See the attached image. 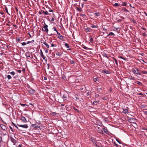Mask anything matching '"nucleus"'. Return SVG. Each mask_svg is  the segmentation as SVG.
<instances>
[{
  "label": "nucleus",
  "mask_w": 147,
  "mask_h": 147,
  "mask_svg": "<svg viewBox=\"0 0 147 147\" xmlns=\"http://www.w3.org/2000/svg\"><path fill=\"white\" fill-rule=\"evenodd\" d=\"M18 72L19 73H20L21 72V70H17Z\"/></svg>",
  "instance_id": "c03bdc74"
},
{
  "label": "nucleus",
  "mask_w": 147,
  "mask_h": 147,
  "mask_svg": "<svg viewBox=\"0 0 147 147\" xmlns=\"http://www.w3.org/2000/svg\"><path fill=\"white\" fill-rule=\"evenodd\" d=\"M144 13L145 14V15L147 16V14L146 12H144Z\"/></svg>",
  "instance_id": "0e129e2a"
},
{
  "label": "nucleus",
  "mask_w": 147,
  "mask_h": 147,
  "mask_svg": "<svg viewBox=\"0 0 147 147\" xmlns=\"http://www.w3.org/2000/svg\"><path fill=\"white\" fill-rule=\"evenodd\" d=\"M93 38H91L90 39V42H92L93 41Z\"/></svg>",
  "instance_id": "a19ab883"
},
{
  "label": "nucleus",
  "mask_w": 147,
  "mask_h": 147,
  "mask_svg": "<svg viewBox=\"0 0 147 147\" xmlns=\"http://www.w3.org/2000/svg\"><path fill=\"white\" fill-rule=\"evenodd\" d=\"M129 121L131 123H134L135 121V119L133 118H130L128 119Z\"/></svg>",
  "instance_id": "7ed1b4c3"
},
{
  "label": "nucleus",
  "mask_w": 147,
  "mask_h": 147,
  "mask_svg": "<svg viewBox=\"0 0 147 147\" xmlns=\"http://www.w3.org/2000/svg\"><path fill=\"white\" fill-rule=\"evenodd\" d=\"M54 18H52L51 19V21H54Z\"/></svg>",
  "instance_id": "8fccbe9b"
},
{
  "label": "nucleus",
  "mask_w": 147,
  "mask_h": 147,
  "mask_svg": "<svg viewBox=\"0 0 147 147\" xmlns=\"http://www.w3.org/2000/svg\"><path fill=\"white\" fill-rule=\"evenodd\" d=\"M10 73L11 75L13 76L15 75V72L13 71L11 72Z\"/></svg>",
  "instance_id": "393cba45"
},
{
  "label": "nucleus",
  "mask_w": 147,
  "mask_h": 147,
  "mask_svg": "<svg viewBox=\"0 0 147 147\" xmlns=\"http://www.w3.org/2000/svg\"><path fill=\"white\" fill-rule=\"evenodd\" d=\"M102 130L106 134H109V131L106 128H102Z\"/></svg>",
  "instance_id": "f8f14e48"
},
{
  "label": "nucleus",
  "mask_w": 147,
  "mask_h": 147,
  "mask_svg": "<svg viewBox=\"0 0 147 147\" xmlns=\"http://www.w3.org/2000/svg\"><path fill=\"white\" fill-rule=\"evenodd\" d=\"M18 125L20 127H22L24 128H27L28 127V126L27 124H24V125H20L18 124Z\"/></svg>",
  "instance_id": "20e7f679"
},
{
  "label": "nucleus",
  "mask_w": 147,
  "mask_h": 147,
  "mask_svg": "<svg viewBox=\"0 0 147 147\" xmlns=\"http://www.w3.org/2000/svg\"><path fill=\"white\" fill-rule=\"evenodd\" d=\"M30 43V41H28L26 42L27 44H28Z\"/></svg>",
  "instance_id": "13d9d810"
},
{
  "label": "nucleus",
  "mask_w": 147,
  "mask_h": 147,
  "mask_svg": "<svg viewBox=\"0 0 147 147\" xmlns=\"http://www.w3.org/2000/svg\"><path fill=\"white\" fill-rule=\"evenodd\" d=\"M116 140L120 144H121L120 142H119V141H118V140Z\"/></svg>",
  "instance_id": "680f3d73"
},
{
  "label": "nucleus",
  "mask_w": 147,
  "mask_h": 147,
  "mask_svg": "<svg viewBox=\"0 0 147 147\" xmlns=\"http://www.w3.org/2000/svg\"><path fill=\"white\" fill-rule=\"evenodd\" d=\"M7 77L8 79H10L11 78V77L10 75H7Z\"/></svg>",
  "instance_id": "5701e85b"
},
{
  "label": "nucleus",
  "mask_w": 147,
  "mask_h": 147,
  "mask_svg": "<svg viewBox=\"0 0 147 147\" xmlns=\"http://www.w3.org/2000/svg\"><path fill=\"white\" fill-rule=\"evenodd\" d=\"M21 120L22 122L24 123H26L27 122L26 118L22 116V117L21 118Z\"/></svg>",
  "instance_id": "423d86ee"
},
{
  "label": "nucleus",
  "mask_w": 147,
  "mask_h": 147,
  "mask_svg": "<svg viewBox=\"0 0 147 147\" xmlns=\"http://www.w3.org/2000/svg\"><path fill=\"white\" fill-rule=\"evenodd\" d=\"M53 29L55 31H56V32H57V30L56 29V28L55 27H53Z\"/></svg>",
  "instance_id": "4c0bfd02"
},
{
  "label": "nucleus",
  "mask_w": 147,
  "mask_h": 147,
  "mask_svg": "<svg viewBox=\"0 0 147 147\" xmlns=\"http://www.w3.org/2000/svg\"><path fill=\"white\" fill-rule=\"evenodd\" d=\"M48 25L45 24L42 28V30L43 31H46L47 33L48 32Z\"/></svg>",
  "instance_id": "f03ea898"
},
{
  "label": "nucleus",
  "mask_w": 147,
  "mask_h": 147,
  "mask_svg": "<svg viewBox=\"0 0 147 147\" xmlns=\"http://www.w3.org/2000/svg\"><path fill=\"white\" fill-rule=\"evenodd\" d=\"M126 4L125 3L123 2V3L122 4V6H126Z\"/></svg>",
  "instance_id": "e433bc0d"
},
{
  "label": "nucleus",
  "mask_w": 147,
  "mask_h": 147,
  "mask_svg": "<svg viewBox=\"0 0 147 147\" xmlns=\"http://www.w3.org/2000/svg\"><path fill=\"white\" fill-rule=\"evenodd\" d=\"M142 29H143L144 30H146V29H145L144 28H142Z\"/></svg>",
  "instance_id": "052dcab7"
},
{
  "label": "nucleus",
  "mask_w": 147,
  "mask_h": 147,
  "mask_svg": "<svg viewBox=\"0 0 147 147\" xmlns=\"http://www.w3.org/2000/svg\"><path fill=\"white\" fill-rule=\"evenodd\" d=\"M80 16L84 18L86 16V15L84 14H81Z\"/></svg>",
  "instance_id": "c756f323"
},
{
  "label": "nucleus",
  "mask_w": 147,
  "mask_h": 147,
  "mask_svg": "<svg viewBox=\"0 0 147 147\" xmlns=\"http://www.w3.org/2000/svg\"><path fill=\"white\" fill-rule=\"evenodd\" d=\"M26 55L27 57H30V55L29 53H27Z\"/></svg>",
  "instance_id": "4be33fe9"
},
{
  "label": "nucleus",
  "mask_w": 147,
  "mask_h": 147,
  "mask_svg": "<svg viewBox=\"0 0 147 147\" xmlns=\"http://www.w3.org/2000/svg\"><path fill=\"white\" fill-rule=\"evenodd\" d=\"M132 73L135 75H141L138 69L136 68H132L131 70Z\"/></svg>",
  "instance_id": "f257e3e1"
},
{
  "label": "nucleus",
  "mask_w": 147,
  "mask_h": 147,
  "mask_svg": "<svg viewBox=\"0 0 147 147\" xmlns=\"http://www.w3.org/2000/svg\"><path fill=\"white\" fill-rule=\"evenodd\" d=\"M94 14L96 16H100V13L98 12L95 13H94Z\"/></svg>",
  "instance_id": "6ab92c4d"
},
{
  "label": "nucleus",
  "mask_w": 147,
  "mask_h": 147,
  "mask_svg": "<svg viewBox=\"0 0 147 147\" xmlns=\"http://www.w3.org/2000/svg\"><path fill=\"white\" fill-rule=\"evenodd\" d=\"M129 79L130 80H134L135 79V78H134V77H133L132 76H131L130 77Z\"/></svg>",
  "instance_id": "bb28decb"
},
{
  "label": "nucleus",
  "mask_w": 147,
  "mask_h": 147,
  "mask_svg": "<svg viewBox=\"0 0 147 147\" xmlns=\"http://www.w3.org/2000/svg\"><path fill=\"white\" fill-rule=\"evenodd\" d=\"M20 105H21V106H24L26 105L25 104H21V103H20Z\"/></svg>",
  "instance_id": "49530a36"
},
{
  "label": "nucleus",
  "mask_w": 147,
  "mask_h": 147,
  "mask_svg": "<svg viewBox=\"0 0 147 147\" xmlns=\"http://www.w3.org/2000/svg\"><path fill=\"white\" fill-rule=\"evenodd\" d=\"M119 58H121V59H123L124 60H125V59L124 57H119Z\"/></svg>",
  "instance_id": "37998d69"
},
{
  "label": "nucleus",
  "mask_w": 147,
  "mask_h": 147,
  "mask_svg": "<svg viewBox=\"0 0 147 147\" xmlns=\"http://www.w3.org/2000/svg\"><path fill=\"white\" fill-rule=\"evenodd\" d=\"M42 43L44 44L45 45V46H46L47 47V48H49V45L47 44V43L45 41H44Z\"/></svg>",
  "instance_id": "dca6fc26"
},
{
  "label": "nucleus",
  "mask_w": 147,
  "mask_h": 147,
  "mask_svg": "<svg viewBox=\"0 0 147 147\" xmlns=\"http://www.w3.org/2000/svg\"><path fill=\"white\" fill-rule=\"evenodd\" d=\"M18 147H22V146H21V145H19L18 146Z\"/></svg>",
  "instance_id": "e2e57ef3"
},
{
  "label": "nucleus",
  "mask_w": 147,
  "mask_h": 147,
  "mask_svg": "<svg viewBox=\"0 0 147 147\" xmlns=\"http://www.w3.org/2000/svg\"><path fill=\"white\" fill-rule=\"evenodd\" d=\"M2 141L1 134H0V142H1Z\"/></svg>",
  "instance_id": "cd10ccee"
},
{
  "label": "nucleus",
  "mask_w": 147,
  "mask_h": 147,
  "mask_svg": "<svg viewBox=\"0 0 147 147\" xmlns=\"http://www.w3.org/2000/svg\"><path fill=\"white\" fill-rule=\"evenodd\" d=\"M141 72L143 74H147V71H142Z\"/></svg>",
  "instance_id": "c85d7f7f"
},
{
  "label": "nucleus",
  "mask_w": 147,
  "mask_h": 147,
  "mask_svg": "<svg viewBox=\"0 0 147 147\" xmlns=\"http://www.w3.org/2000/svg\"><path fill=\"white\" fill-rule=\"evenodd\" d=\"M138 94L139 95H143V94L140 93H138Z\"/></svg>",
  "instance_id": "a18cd8bd"
},
{
  "label": "nucleus",
  "mask_w": 147,
  "mask_h": 147,
  "mask_svg": "<svg viewBox=\"0 0 147 147\" xmlns=\"http://www.w3.org/2000/svg\"><path fill=\"white\" fill-rule=\"evenodd\" d=\"M143 112L145 114L147 115V111H144Z\"/></svg>",
  "instance_id": "de8ad7c7"
},
{
  "label": "nucleus",
  "mask_w": 147,
  "mask_h": 147,
  "mask_svg": "<svg viewBox=\"0 0 147 147\" xmlns=\"http://www.w3.org/2000/svg\"><path fill=\"white\" fill-rule=\"evenodd\" d=\"M143 129L144 130H147V129L146 128H145V127H144V128H143Z\"/></svg>",
  "instance_id": "69168bd1"
},
{
  "label": "nucleus",
  "mask_w": 147,
  "mask_h": 147,
  "mask_svg": "<svg viewBox=\"0 0 147 147\" xmlns=\"http://www.w3.org/2000/svg\"><path fill=\"white\" fill-rule=\"evenodd\" d=\"M65 47H66L67 48H68L69 47L68 44L67 43H65Z\"/></svg>",
  "instance_id": "b1692460"
},
{
  "label": "nucleus",
  "mask_w": 147,
  "mask_h": 147,
  "mask_svg": "<svg viewBox=\"0 0 147 147\" xmlns=\"http://www.w3.org/2000/svg\"><path fill=\"white\" fill-rule=\"evenodd\" d=\"M99 102V100H97V101H94L93 102V103L94 105H97V103H98Z\"/></svg>",
  "instance_id": "aec40b11"
},
{
  "label": "nucleus",
  "mask_w": 147,
  "mask_h": 147,
  "mask_svg": "<svg viewBox=\"0 0 147 147\" xmlns=\"http://www.w3.org/2000/svg\"><path fill=\"white\" fill-rule=\"evenodd\" d=\"M98 80V78H95L94 79V82H96Z\"/></svg>",
  "instance_id": "c9c22d12"
},
{
  "label": "nucleus",
  "mask_w": 147,
  "mask_h": 147,
  "mask_svg": "<svg viewBox=\"0 0 147 147\" xmlns=\"http://www.w3.org/2000/svg\"><path fill=\"white\" fill-rule=\"evenodd\" d=\"M20 39L19 38H16V40L18 42H19L20 40Z\"/></svg>",
  "instance_id": "58836bf2"
},
{
  "label": "nucleus",
  "mask_w": 147,
  "mask_h": 147,
  "mask_svg": "<svg viewBox=\"0 0 147 147\" xmlns=\"http://www.w3.org/2000/svg\"><path fill=\"white\" fill-rule=\"evenodd\" d=\"M5 10L6 12L7 13H8V12L7 10V7H5Z\"/></svg>",
  "instance_id": "f704fd0d"
},
{
  "label": "nucleus",
  "mask_w": 147,
  "mask_h": 147,
  "mask_svg": "<svg viewBox=\"0 0 147 147\" xmlns=\"http://www.w3.org/2000/svg\"><path fill=\"white\" fill-rule=\"evenodd\" d=\"M84 30L86 32H91V29L89 28H84Z\"/></svg>",
  "instance_id": "9d476101"
},
{
  "label": "nucleus",
  "mask_w": 147,
  "mask_h": 147,
  "mask_svg": "<svg viewBox=\"0 0 147 147\" xmlns=\"http://www.w3.org/2000/svg\"><path fill=\"white\" fill-rule=\"evenodd\" d=\"M40 53L41 57L44 59L45 60L46 59V57L43 55V52L41 50H40Z\"/></svg>",
  "instance_id": "ddd939ff"
},
{
  "label": "nucleus",
  "mask_w": 147,
  "mask_h": 147,
  "mask_svg": "<svg viewBox=\"0 0 147 147\" xmlns=\"http://www.w3.org/2000/svg\"><path fill=\"white\" fill-rule=\"evenodd\" d=\"M34 42V40H32L31 41H30V43H33Z\"/></svg>",
  "instance_id": "6e6d98bb"
},
{
  "label": "nucleus",
  "mask_w": 147,
  "mask_h": 147,
  "mask_svg": "<svg viewBox=\"0 0 147 147\" xmlns=\"http://www.w3.org/2000/svg\"><path fill=\"white\" fill-rule=\"evenodd\" d=\"M91 28H97V26H95V25H92L91 26Z\"/></svg>",
  "instance_id": "ea45409f"
},
{
  "label": "nucleus",
  "mask_w": 147,
  "mask_h": 147,
  "mask_svg": "<svg viewBox=\"0 0 147 147\" xmlns=\"http://www.w3.org/2000/svg\"><path fill=\"white\" fill-rule=\"evenodd\" d=\"M21 44L22 46H25L26 45V43L25 42H22L21 43Z\"/></svg>",
  "instance_id": "72a5a7b5"
},
{
  "label": "nucleus",
  "mask_w": 147,
  "mask_h": 147,
  "mask_svg": "<svg viewBox=\"0 0 147 147\" xmlns=\"http://www.w3.org/2000/svg\"><path fill=\"white\" fill-rule=\"evenodd\" d=\"M28 92L31 94H33L34 93V91L31 88H30L28 90Z\"/></svg>",
  "instance_id": "0eeeda50"
},
{
  "label": "nucleus",
  "mask_w": 147,
  "mask_h": 147,
  "mask_svg": "<svg viewBox=\"0 0 147 147\" xmlns=\"http://www.w3.org/2000/svg\"><path fill=\"white\" fill-rule=\"evenodd\" d=\"M136 83L138 84V85H140V86H142L143 85L140 82H139V81H137Z\"/></svg>",
  "instance_id": "f3484780"
},
{
  "label": "nucleus",
  "mask_w": 147,
  "mask_h": 147,
  "mask_svg": "<svg viewBox=\"0 0 147 147\" xmlns=\"http://www.w3.org/2000/svg\"><path fill=\"white\" fill-rule=\"evenodd\" d=\"M52 115H55V113H52L51 114Z\"/></svg>",
  "instance_id": "3c124183"
},
{
  "label": "nucleus",
  "mask_w": 147,
  "mask_h": 147,
  "mask_svg": "<svg viewBox=\"0 0 147 147\" xmlns=\"http://www.w3.org/2000/svg\"><path fill=\"white\" fill-rule=\"evenodd\" d=\"M114 59L115 61V62L116 64L117 65L118 63H117V60L116 59Z\"/></svg>",
  "instance_id": "2f4dec72"
},
{
  "label": "nucleus",
  "mask_w": 147,
  "mask_h": 147,
  "mask_svg": "<svg viewBox=\"0 0 147 147\" xmlns=\"http://www.w3.org/2000/svg\"><path fill=\"white\" fill-rule=\"evenodd\" d=\"M70 63L71 64H73L74 63V61H71Z\"/></svg>",
  "instance_id": "5fc2aeb1"
},
{
  "label": "nucleus",
  "mask_w": 147,
  "mask_h": 147,
  "mask_svg": "<svg viewBox=\"0 0 147 147\" xmlns=\"http://www.w3.org/2000/svg\"><path fill=\"white\" fill-rule=\"evenodd\" d=\"M111 35H112V36H114L115 35V34L113 32H110L109 33L108 36H111Z\"/></svg>",
  "instance_id": "a211bd4d"
},
{
  "label": "nucleus",
  "mask_w": 147,
  "mask_h": 147,
  "mask_svg": "<svg viewBox=\"0 0 147 147\" xmlns=\"http://www.w3.org/2000/svg\"><path fill=\"white\" fill-rule=\"evenodd\" d=\"M15 9H16V11H18V9H17V7H15Z\"/></svg>",
  "instance_id": "603ef678"
},
{
  "label": "nucleus",
  "mask_w": 147,
  "mask_h": 147,
  "mask_svg": "<svg viewBox=\"0 0 147 147\" xmlns=\"http://www.w3.org/2000/svg\"><path fill=\"white\" fill-rule=\"evenodd\" d=\"M11 142L13 143V144L14 145H15V144L16 143V141L13 138H11Z\"/></svg>",
  "instance_id": "1a4fd4ad"
},
{
  "label": "nucleus",
  "mask_w": 147,
  "mask_h": 147,
  "mask_svg": "<svg viewBox=\"0 0 147 147\" xmlns=\"http://www.w3.org/2000/svg\"><path fill=\"white\" fill-rule=\"evenodd\" d=\"M99 96V95L98 94H96L95 95V97L97 98Z\"/></svg>",
  "instance_id": "09e8293b"
},
{
  "label": "nucleus",
  "mask_w": 147,
  "mask_h": 147,
  "mask_svg": "<svg viewBox=\"0 0 147 147\" xmlns=\"http://www.w3.org/2000/svg\"><path fill=\"white\" fill-rule=\"evenodd\" d=\"M114 144L116 146H118V145L116 144V143H114Z\"/></svg>",
  "instance_id": "338daca9"
},
{
  "label": "nucleus",
  "mask_w": 147,
  "mask_h": 147,
  "mask_svg": "<svg viewBox=\"0 0 147 147\" xmlns=\"http://www.w3.org/2000/svg\"><path fill=\"white\" fill-rule=\"evenodd\" d=\"M114 5L115 6V7H117V6H118V5H119V4L118 3H115V4Z\"/></svg>",
  "instance_id": "473e14b6"
},
{
  "label": "nucleus",
  "mask_w": 147,
  "mask_h": 147,
  "mask_svg": "<svg viewBox=\"0 0 147 147\" xmlns=\"http://www.w3.org/2000/svg\"><path fill=\"white\" fill-rule=\"evenodd\" d=\"M101 72L102 73H106V74H108L109 73V71L108 70L105 69L102 70Z\"/></svg>",
  "instance_id": "4468645a"
},
{
  "label": "nucleus",
  "mask_w": 147,
  "mask_h": 147,
  "mask_svg": "<svg viewBox=\"0 0 147 147\" xmlns=\"http://www.w3.org/2000/svg\"><path fill=\"white\" fill-rule=\"evenodd\" d=\"M45 52L46 53H47L48 52V50H46L45 51Z\"/></svg>",
  "instance_id": "4d7b16f0"
},
{
  "label": "nucleus",
  "mask_w": 147,
  "mask_h": 147,
  "mask_svg": "<svg viewBox=\"0 0 147 147\" xmlns=\"http://www.w3.org/2000/svg\"><path fill=\"white\" fill-rule=\"evenodd\" d=\"M49 12H53V11L51 9V10H49Z\"/></svg>",
  "instance_id": "bf43d9fd"
},
{
  "label": "nucleus",
  "mask_w": 147,
  "mask_h": 147,
  "mask_svg": "<svg viewBox=\"0 0 147 147\" xmlns=\"http://www.w3.org/2000/svg\"><path fill=\"white\" fill-rule=\"evenodd\" d=\"M98 131H99V132L100 133L102 134H103V131L101 129H100V130H98Z\"/></svg>",
  "instance_id": "7c9ffc66"
},
{
  "label": "nucleus",
  "mask_w": 147,
  "mask_h": 147,
  "mask_svg": "<svg viewBox=\"0 0 147 147\" xmlns=\"http://www.w3.org/2000/svg\"><path fill=\"white\" fill-rule=\"evenodd\" d=\"M123 113L125 114H127L129 113L128 110L127 109H123Z\"/></svg>",
  "instance_id": "39448f33"
},
{
  "label": "nucleus",
  "mask_w": 147,
  "mask_h": 147,
  "mask_svg": "<svg viewBox=\"0 0 147 147\" xmlns=\"http://www.w3.org/2000/svg\"><path fill=\"white\" fill-rule=\"evenodd\" d=\"M56 55L58 56H61V55L60 54L59 52H57L56 53Z\"/></svg>",
  "instance_id": "a878e982"
},
{
  "label": "nucleus",
  "mask_w": 147,
  "mask_h": 147,
  "mask_svg": "<svg viewBox=\"0 0 147 147\" xmlns=\"http://www.w3.org/2000/svg\"><path fill=\"white\" fill-rule=\"evenodd\" d=\"M15 126L17 129H18V127L16 125H15Z\"/></svg>",
  "instance_id": "774afa93"
},
{
  "label": "nucleus",
  "mask_w": 147,
  "mask_h": 147,
  "mask_svg": "<svg viewBox=\"0 0 147 147\" xmlns=\"http://www.w3.org/2000/svg\"><path fill=\"white\" fill-rule=\"evenodd\" d=\"M43 12L44 13V14H45L46 15H47L49 14V13L48 11H43Z\"/></svg>",
  "instance_id": "412c9836"
},
{
  "label": "nucleus",
  "mask_w": 147,
  "mask_h": 147,
  "mask_svg": "<svg viewBox=\"0 0 147 147\" xmlns=\"http://www.w3.org/2000/svg\"><path fill=\"white\" fill-rule=\"evenodd\" d=\"M62 98L64 100H65L67 99V94H64L63 95L62 97Z\"/></svg>",
  "instance_id": "2eb2a0df"
},
{
  "label": "nucleus",
  "mask_w": 147,
  "mask_h": 147,
  "mask_svg": "<svg viewBox=\"0 0 147 147\" xmlns=\"http://www.w3.org/2000/svg\"><path fill=\"white\" fill-rule=\"evenodd\" d=\"M51 47H54L55 46V45H54V44L53 43H52L51 44Z\"/></svg>",
  "instance_id": "864d4df0"
},
{
  "label": "nucleus",
  "mask_w": 147,
  "mask_h": 147,
  "mask_svg": "<svg viewBox=\"0 0 147 147\" xmlns=\"http://www.w3.org/2000/svg\"><path fill=\"white\" fill-rule=\"evenodd\" d=\"M0 126L1 128L4 130H5L6 129V127L5 125L3 124H1Z\"/></svg>",
  "instance_id": "9b49d317"
},
{
  "label": "nucleus",
  "mask_w": 147,
  "mask_h": 147,
  "mask_svg": "<svg viewBox=\"0 0 147 147\" xmlns=\"http://www.w3.org/2000/svg\"><path fill=\"white\" fill-rule=\"evenodd\" d=\"M123 11H128L126 8H124L123 9H122Z\"/></svg>",
  "instance_id": "79ce46f5"
},
{
  "label": "nucleus",
  "mask_w": 147,
  "mask_h": 147,
  "mask_svg": "<svg viewBox=\"0 0 147 147\" xmlns=\"http://www.w3.org/2000/svg\"><path fill=\"white\" fill-rule=\"evenodd\" d=\"M57 33L58 36V38L61 40L63 38V36H62L59 33V32L58 31H57Z\"/></svg>",
  "instance_id": "6e6552de"
}]
</instances>
